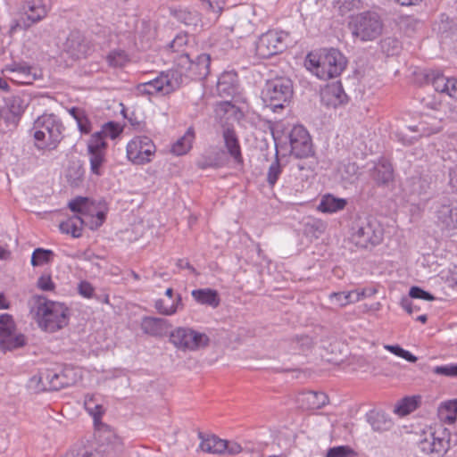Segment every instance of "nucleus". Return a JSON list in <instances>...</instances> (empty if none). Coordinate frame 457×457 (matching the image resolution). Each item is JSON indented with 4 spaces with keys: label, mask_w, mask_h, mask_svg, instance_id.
Returning <instances> with one entry per match:
<instances>
[{
    "label": "nucleus",
    "mask_w": 457,
    "mask_h": 457,
    "mask_svg": "<svg viewBox=\"0 0 457 457\" xmlns=\"http://www.w3.org/2000/svg\"><path fill=\"white\" fill-rule=\"evenodd\" d=\"M155 152L156 146L153 140L145 136L135 137L127 145V157L136 165L150 162Z\"/></svg>",
    "instance_id": "obj_15"
},
{
    "label": "nucleus",
    "mask_w": 457,
    "mask_h": 457,
    "mask_svg": "<svg viewBox=\"0 0 457 457\" xmlns=\"http://www.w3.org/2000/svg\"><path fill=\"white\" fill-rule=\"evenodd\" d=\"M88 198L83 196H78L69 203V208L71 212L79 216L85 217L87 215Z\"/></svg>",
    "instance_id": "obj_47"
},
{
    "label": "nucleus",
    "mask_w": 457,
    "mask_h": 457,
    "mask_svg": "<svg viewBox=\"0 0 457 457\" xmlns=\"http://www.w3.org/2000/svg\"><path fill=\"white\" fill-rule=\"evenodd\" d=\"M346 204V199L326 194L321 197L317 209L323 213H334L344 210Z\"/></svg>",
    "instance_id": "obj_28"
},
{
    "label": "nucleus",
    "mask_w": 457,
    "mask_h": 457,
    "mask_svg": "<svg viewBox=\"0 0 457 457\" xmlns=\"http://www.w3.org/2000/svg\"><path fill=\"white\" fill-rule=\"evenodd\" d=\"M385 348L395 355L401 357L410 362H415L417 361L416 356H414L411 352L401 347L399 345H385Z\"/></svg>",
    "instance_id": "obj_49"
},
{
    "label": "nucleus",
    "mask_w": 457,
    "mask_h": 457,
    "mask_svg": "<svg viewBox=\"0 0 457 457\" xmlns=\"http://www.w3.org/2000/svg\"><path fill=\"white\" fill-rule=\"evenodd\" d=\"M54 256L52 250L38 247L33 251L30 262L33 267L42 266L49 263Z\"/></svg>",
    "instance_id": "obj_38"
},
{
    "label": "nucleus",
    "mask_w": 457,
    "mask_h": 457,
    "mask_svg": "<svg viewBox=\"0 0 457 457\" xmlns=\"http://www.w3.org/2000/svg\"><path fill=\"white\" fill-rule=\"evenodd\" d=\"M105 138L102 132L97 131L92 134L87 142V153H105L108 146Z\"/></svg>",
    "instance_id": "obj_39"
},
{
    "label": "nucleus",
    "mask_w": 457,
    "mask_h": 457,
    "mask_svg": "<svg viewBox=\"0 0 457 457\" xmlns=\"http://www.w3.org/2000/svg\"><path fill=\"white\" fill-rule=\"evenodd\" d=\"M290 145V153L297 159H312L306 165L298 163L299 170H312L315 162V150L308 130L302 125H296L292 128L288 134Z\"/></svg>",
    "instance_id": "obj_6"
},
{
    "label": "nucleus",
    "mask_w": 457,
    "mask_h": 457,
    "mask_svg": "<svg viewBox=\"0 0 457 457\" xmlns=\"http://www.w3.org/2000/svg\"><path fill=\"white\" fill-rule=\"evenodd\" d=\"M432 372L439 376L457 378V363L436 366L432 369Z\"/></svg>",
    "instance_id": "obj_51"
},
{
    "label": "nucleus",
    "mask_w": 457,
    "mask_h": 457,
    "mask_svg": "<svg viewBox=\"0 0 457 457\" xmlns=\"http://www.w3.org/2000/svg\"><path fill=\"white\" fill-rule=\"evenodd\" d=\"M372 179L378 185H386L393 180L394 170L392 164L383 160L376 164L371 171Z\"/></svg>",
    "instance_id": "obj_30"
},
{
    "label": "nucleus",
    "mask_w": 457,
    "mask_h": 457,
    "mask_svg": "<svg viewBox=\"0 0 457 457\" xmlns=\"http://www.w3.org/2000/svg\"><path fill=\"white\" fill-rule=\"evenodd\" d=\"M304 65L319 79L327 80L337 78L344 71L347 59L338 49H323L319 54H308Z\"/></svg>",
    "instance_id": "obj_2"
},
{
    "label": "nucleus",
    "mask_w": 457,
    "mask_h": 457,
    "mask_svg": "<svg viewBox=\"0 0 457 457\" xmlns=\"http://www.w3.org/2000/svg\"><path fill=\"white\" fill-rule=\"evenodd\" d=\"M78 291L80 295L85 298H93L94 297V287L88 281L83 280L80 281L78 285Z\"/></svg>",
    "instance_id": "obj_57"
},
{
    "label": "nucleus",
    "mask_w": 457,
    "mask_h": 457,
    "mask_svg": "<svg viewBox=\"0 0 457 457\" xmlns=\"http://www.w3.org/2000/svg\"><path fill=\"white\" fill-rule=\"evenodd\" d=\"M87 226L86 218L74 214L59 225L60 230L65 234H71L73 237L78 238L82 235V228Z\"/></svg>",
    "instance_id": "obj_27"
},
{
    "label": "nucleus",
    "mask_w": 457,
    "mask_h": 457,
    "mask_svg": "<svg viewBox=\"0 0 457 457\" xmlns=\"http://www.w3.org/2000/svg\"><path fill=\"white\" fill-rule=\"evenodd\" d=\"M282 173V166L278 157V151L276 148L275 160L271 162L267 172V183L270 187H273L278 180Z\"/></svg>",
    "instance_id": "obj_37"
},
{
    "label": "nucleus",
    "mask_w": 457,
    "mask_h": 457,
    "mask_svg": "<svg viewBox=\"0 0 457 457\" xmlns=\"http://www.w3.org/2000/svg\"><path fill=\"white\" fill-rule=\"evenodd\" d=\"M448 178V186L453 193H457V165L449 168Z\"/></svg>",
    "instance_id": "obj_60"
},
{
    "label": "nucleus",
    "mask_w": 457,
    "mask_h": 457,
    "mask_svg": "<svg viewBox=\"0 0 457 457\" xmlns=\"http://www.w3.org/2000/svg\"><path fill=\"white\" fill-rule=\"evenodd\" d=\"M33 129L36 148L40 151H53L62 140L65 127L54 113H44L34 121Z\"/></svg>",
    "instance_id": "obj_3"
},
{
    "label": "nucleus",
    "mask_w": 457,
    "mask_h": 457,
    "mask_svg": "<svg viewBox=\"0 0 457 457\" xmlns=\"http://www.w3.org/2000/svg\"><path fill=\"white\" fill-rule=\"evenodd\" d=\"M349 295L347 292H333L329 295L330 301L338 307L349 304Z\"/></svg>",
    "instance_id": "obj_56"
},
{
    "label": "nucleus",
    "mask_w": 457,
    "mask_h": 457,
    "mask_svg": "<svg viewBox=\"0 0 457 457\" xmlns=\"http://www.w3.org/2000/svg\"><path fill=\"white\" fill-rule=\"evenodd\" d=\"M188 43V36L187 34H178L174 39L168 45V47L171 49L172 52H181L183 54V47L186 46Z\"/></svg>",
    "instance_id": "obj_53"
},
{
    "label": "nucleus",
    "mask_w": 457,
    "mask_h": 457,
    "mask_svg": "<svg viewBox=\"0 0 457 457\" xmlns=\"http://www.w3.org/2000/svg\"><path fill=\"white\" fill-rule=\"evenodd\" d=\"M181 295L178 294L176 296V301L171 304L167 305L162 299H159L155 302L154 307L158 312L162 315H172L177 312L179 305L181 304Z\"/></svg>",
    "instance_id": "obj_42"
},
{
    "label": "nucleus",
    "mask_w": 457,
    "mask_h": 457,
    "mask_svg": "<svg viewBox=\"0 0 457 457\" xmlns=\"http://www.w3.org/2000/svg\"><path fill=\"white\" fill-rule=\"evenodd\" d=\"M366 417L374 431H386L393 426L392 420L384 411H370Z\"/></svg>",
    "instance_id": "obj_31"
},
{
    "label": "nucleus",
    "mask_w": 457,
    "mask_h": 457,
    "mask_svg": "<svg viewBox=\"0 0 457 457\" xmlns=\"http://www.w3.org/2000/svg\"><path fill=\"white\" fill-rule=\"evenodd\" d=\"M37 286L43 291H52L54 289V283L50 275H42L38 278Z\"/></svg>",
    "instance_id": "obj_58"
},
{
    "label": "nucleus",
    "mask_w": 457,
    "mask_h": 457,
    "mask_svg": "<svg viewBox=\"0 0 457 457\" xmlns=\"http://www.w3.org/2000/svg\"><path fill=\"white\" fill-rule=\"evenodd\" d=\"M62 378H64L66 387L74 385L79 378L78 371L71 366H64L59 370Z\"/></svg>",
    "instance_id": "obj_50"
},
{
    "label": "nucleus",
    "mask_w": 457,
    "mask_h": 457,
    "mask_svg": "<svg viewBox=\"0 0 457 457\" xmlns=\"http://www.w3.org/2000/svg\"><path fill=\"white\" fill-rule=\"evenodd\" d=\"M242 451V447L239 444L233 441L226 440V452L225 453H228L231 455L239 453Z\"/></svg>",
    "instance_id": "obj_64"
},
{
    "label": "nucleus",
    "mask_w": 457,
    "mask_h": 457,
    "mask_svg": "<svg viewBox=\"0 0 457 457\" xmlns=\"http://www.w3.org/2000/svg\"><path fill=\"white\" fill-rule=\"evenodd\" d=\"M424 73V80L428 84H431L435 90L440 93H445L449 78L444 76L439 71L427 70Z\"/></svg>",
    "instance_id": "obj_34"
},
{
    "label": "nucleus",
    "mask_w": 457,
    "mask_h": 457,
    "mask_svg": "<svg viewBox=\"0 0 457 457\" xmlns=\"http://www.w3.org/2000/svg\"><path fill=\"white\" fill-rule=\"evenodd\" d=\"M6 107L8 109L7 120H12L14 125H17L20 118L28 107V102L20 96H12L6 98Z\"/></svg>",
    "instance_id": "obj_25"
},
{
    "label": "nucleus",
    "mask_w": 457,
    "mask_h": 457,
    "mask_svg": "<svg viewBox=\"0 0 457 457\" xmlns=\"http://www.w3.org/2000/svg\"><path fill=\"white\" fill-rule=\"evenodd\" d=\"M420 403V396H406L395 406L394 411L399 416H405L415 411Z\"/></svg>",
    "instance_id": "obj_36"
},
{
    "label": "nucleus",
    "mask_w": 457,
    "mask_h": 457,
    "mask_svg": "<svg viewBox=\"0 0 457 457\" xmlns=\"http://www.w3.org/2000/svg\"><path fill=\"white\" fill-rule=\"evenodd\" d=\"M92 43L79 30H72L63 44V52L71 59L86 58L93 52Z\"/></svg>",
    "instance_id": "obj_16"
},
{
    "label": "nucleus",
    "mask_w": 457,
    "mask_h": 457,
    "mask_svg": "<svg viewBox=\"0 0 457 457\" xmlns=\"http://www.w3.org/2000/svg\"><path fill=\"white\" fill-rule=\"evenodd\" d=\"M50 0H34L29 4V13H34V15L39 14V11L43 9L45 11L44 18L47 14Z\"/></svg>",
    "instance_id": "obj_55"
},
{
    "label": "nucleus",
    "mask_w": 457,
    "mask_h": 457,
    "mask_svg": "<svg viewBox=\"0 0 457 457\" xmlns=\"http://www.w3.org/2000/svg\"><path fill=\"white\" fill-rule=\"evenodd\" d=\"M44 13L45 11L41 9L37 15L27 13L26 15L13 18L10 22L9 36L12 37L17 31L28 29L32 24L41 21L44 18Z\"/></svg>",
    "instance_id": "obj_23"
},
{
    "label": "nucleus",
    "mask_w": 457,
    "mask_h": 457,
    "mask_svg": "<svg viewBox=\"0 0 457 457\" xmlns=\"http://www.w3.org/2000/svg\"><path fill=\"white\" fill-rule=\"evenodd\" d=\"M83 175L84 169L81 164L73 163V165L69 167L67 177L72 184L78 186L81 182Z\"/></svg>",
    "instance_id": "obj_52"
},
{
    "label": "nucleus",
    "mask_w": 457,
    "mask_h": 457,
    "mask_svg": "<svg viewBox=\"0 0 457 457\" xmlns=\"http://www.w3.org/2000/svg\"><path fill=\"white\" fill-rule=\"evenodd\" d=\"M401 305L409 314L420 311V307L407 297L402 299Z\"/></svg>",
    "instance_id": "obj_62"
},
{
    "label": "nucleus",
    "mask_w": 457,
    "mask_h": 457,
    "mask_svg": "<svg viewBox=\"0 0 457 457\" xmlns=\"http://www.w3.org/2000/svg\"><path fill=\"white\" fill-rule=\"evenodd\" d=\"M33 71V68L25 62H12L5 66L4 71L21 77L25 73Z\"/></svg>",
    "instance_id": "obj_44"
},
{
    "label": "nucleus",
    "mask_w": 457,
    "mask_h": 457,
    "mask_svg": "<svg viewBox=\"0 0 457 457\" xmlns=\"http://www.w3.org/2000/svg\"><path fill=\"white\" fill-rule=\"evenodd\" d=\"M15 323L12 316L7 313L0 315V351L5 353L23 347L27 344L26 337L15 334Z\"/></svg>",
    "instance_id": "obj_14"
},
{
    "label": "nucleus",
    "mask_w": 457,
    "mask_h": 457,
    "mask_svg": "<svg viewBox=\"0 0 457 457\" xmlns=\"http://www.w3.org/2000/svg\"><path fill=\"white\" fill-rule=\"evenodd\" d=\"M435 222L441 230L457 229V200L449 196H442L431 206Z\"/></svg>",
    "instance_id": "obj_11"
},
{
    "label": "nucleus",
    "mask_w": 457,
    "mask_h": 457,
    "mask_svg": "<svg viewBox=\"0 0 457 457\" xmlns=\"http://www.w3.org/2000/svg\"><path fill=\"white\" fill-rule=\"evenodd\" d=\"M432 178L429 175L412 177L409 180L410 192L419 196L426 195L431 189Z\"/></svg>",
    "instance_id": "obj_32"
},
{
    "label": "nucleus",
    "mask_w": 457,
    "mask_h": 457,
    "mask_svg": "<svg viewBox=\"0 0 457 457\" xmlns=\"http://www.w3.org/2000/svg\"><path fill=\"white\" fill-rule=\"evenodd\" d=\"M37 79V76L33 71L21 75V77L12 78V80L22 83V84H32L34 80Z\"/></svg>",
    "instance_id": "obj_61"
},
{
    "label": "nucleus",
    "mask_w": 457,
    "mask_h": 457,
    "mask_svg": "<svg viewBox=\"0 0 457 457\" xmlns=\"http://www.w3.org/2000/svg\"><path fill=\"white\" fill-rule=\"evenodd\" d=\"M287 33L269 30L262 34L255 44V53L259 58L268 59L286 50Z\"/></svg>",
    "instance_id": "obj_12"
},
{
    "label": "nucleus",
    "mask_w": 457,
    "mask_h": 457,
    "mask_svg": "<svg viewBox=\"0 0 457 457\" xmlns=\"http://www.w3.org/2000/svg\"><path fill=\"white\" fill-rule=\"evenodd\" d=\"M293 95V81L287 77H276L266 81L262 99L267 108L278 112L289 105Z\"/></svg>",
    "instance_id": "obj_4"
},
{
    "label": "nucleus",
    "mask_w": 457,
    "mask_h": 457,
    "mask_svg": "<svg viewBox=\"0 0 457 457\" xmlns=\"http://www.w3.org/2000/svg\"><path fill=\"white\" fill-rule=\"evenodd\" d=\"M357 453L349 445H338L328 449L325 457H355Z\"/></svg>",
    "instance_id": "obj_43"
},
{
    "label": "nucleus",
    "mask_w": 457,
    "mask_h": 457,
    "mask_svg": "<svg viewBox=\"0 0 457 457\" xmlns=\"http://www.w3.org/2000/svg\"><path fill=\"white\" fill-rule=\"evenodd\" d=\"M418 447L426 454L443 457L451 448V432L445 428L435 430L421 439Z\"/></svg>",
    "instance_id": "obj_13"
},
{
    "label": "nucleus",
    "mask_w": 457,
    "mask_h": 457,
    "mask_svg": "<svg viewBox=\"0 0 457 457\" xmlns=\"http://www.w3.org/2000/svg\"><path fill=\"white\" fill-rule=\"evenodd\" d=\"M64 380L59 370H46L41 372L39 376L31 378L30 386L35 385L37 391H58L66 387Z\"/></svg>",
    "instance_id": "obj_17"
},
{
    "label": "nucleus",
    "mask_w": 457,
    "mask_h": 457,
    "mask_svg": "<svg viewBox=\"0 0 457 457\" xmlns=\"http://www.w3.org/2000/svg\"><path fill=\"white\" fill-rule=\"evenodd\" d=\"M89 155L90 170L96 176L103 175L102 167L104 164L105 153H87Z\"/></svg>",
    "instance_id": "obj_41"
},
{
    "label": "nucleus",
    "mask_w": 457,
    "mask_h": 457,
    "mask_svg": "<svg viewBox=\"0 0 457 457\" xmlns=\"http://www.w3.org/2000/svg\"><path fill=\"white\" fill-rule=\"evenodd\" d=\"M170 342L183 352H195L205 348L210 344V338L205 333L196 331L187 327H179L170 333Z\"/></svg>",
    "instance_id": "obj_7"
},
{
    "label": "nucleus",
    "mask_w": 457,
    "mask_h": 457,
    "mask_svg": "<svg viewBox=\"0 0 457 457\" xmlns=\"http://www.w3.org/2000/svg\"><path fill=\"white\" fill-rule=\"evenodd\" d=\"M175 15L178 21L187 26L196 25L199 21L198 13L196 12H191L187 9L179 10Z\"/></svg>",
    "instance_id": "obj_46"
},
{
    "label": "nucleus",
    "mask_w": 457,
    "mask_h": 457,
    "mask_svg": "<svg viewBox=\"0 0 457 457\" xmlns=\"http://www.w3.org/2000/svg\"><path fill=\"white\" fill-rule=\"evenodd\" d=\"M384 237V228L381 224L372 216L360 219L353 237L357 245L367 248L369 245H379Z\"/></svg>",
    "instance_id": "obj_10"
},
{
    "label": "nucleus",
    "mask_w": 457,
    "mask_h": 457,
    "mask_svg": "<svg viewBox=\"0 0 457 457\" xmlns=\"http://www.w3.org/2000/svg\"><path fill=\"white\" fill-rule=\"evenodd\" d=\"M79 130L83 134H89L92 130V124L87 115L85 114L82 118L77 122Z\"/></svg>",
    "instance_id": "obj_59"
},
{
    "label": "nucleus",
    "mask_w": 457,
    "mask_h": 457,
    "mask_svg": "<svg viewBox=\"0 0 457 457\" xmlns=\"http://www.w3.org/2000/svg\"><path fill=\"white\" fill-rule=\"evenodd\" d=\"M108 64L114 68H120L125 66L129 62V58L124 50H112L106 56Z\"/></svg>",
    "instance_id": "obj_40"
},
{
    "label": "nucleus",
    "mask_w": 457,
    "mask_h": 457,
    "mask_svg": "<svg viewBox=\"0 0 457 457\" xmlns=\"http://www.w3.org/2000/svg\"><path fill=\"white\" fill-rule=\"evenodd\" d=\"M438 33L443 39L454 40L457 38V22L448 15L441 14Z\"/></svg>",
    "instance_id": "obj_33"
},
{
    "label": "nucleus",
    "mask_w": 457,
    "mask_h": 457,
    "mask_svg": "<svg viewBox=\"0 0 457 457\" xmlns=\"http://www.w3.org/2000/svg\"><path fill=\"white\" fill-rule=\"evenodd\" d=\"M198 437L201 439L200 449L207 453L223 454L226 452V440L212 435L204 437L202 432L198 433Z\"/></svg>",
    "instance_id": "obj_26"
},
{
    "label": "nucleus",
    "mask_w": 457,
    "mask_h": 457,
    "mask_svg": "<svg viewBox=\"0 0 457 457\" xmlns=\"http://www.w3.org/2000/svg\"><path fill=\"white\" fill-rule=\"evenodd\" d=\"M225 146L235 162L243 164L244 160L241 153L240 144L237 136L233 129L226 128L223 130Z\"/></svg>",
    "instance_id": "obj_24"
},
{
    "label": "nucleus",
    "mask_w": 457,
    "mask_h": 457,
    "mask_svg": "<svg viewBox=\"0 0 457 457\" xmlns=\"http://www.w3.org/2000/svg\"><path fill=\"white\" fill-rule=\"evenodd\" d=\"M195 301L203 305H208L212 308H217L220 305V298L215 289L212 288H199L191 292Z\"/></svg>",
    "instance_id": "obj_29"
},
{
    "label": "nucleus",
    "mask_w": 457,
    "mask_h": 457,
    "mask_svg": "<svg viewBox=\"0 0 457 457\" xmlns=\"http://www.w3.org/2000/svg\"><path fill=\"white\" fill-rule=\"evenodd\" d=\"M181 84V72L170 70L152 80L138 84L137 91L142 96H153L157 93L168 95L179 88Z\"/></svg>",
    "instance_id": "obj_8"
},
{
    "label": "nucleus",
    "mask_w": 457,
    "mask_h": 457,
    "mask_svg": "<svg viewBox=\"0 0 457 457\" xmlns=\"http://www.w3.org/2000/svg\"><path fill=\"white\" fill-rule=\"evenodd\" d=\"M99 132H102L105 137H109L112 139H115L122 132V128L115 121H108L102 126V129Z\"/></svg>",
    "instance_id": "obj_48"
},
{
    "label": "nucleus",
    "mask_w": 457,
    "mask_h": 457,
    "mask_svg": "<svg viewBox=\"0 0 457 457\" xmlns=\"http://www.w3.org/2000/svg\"><path fill=\"white\" fill-rule=\"evenodd\" d=\"M140 328L146 335L162 337L168 334L170 324L163 318L144 316L141 320Z\"/></svg>",
    "instance_id": "obj_18"
},
{
    "label": "nucleus",
    "mask_w": 457,
    "mask_h": 457,
    "mask_svg": "<svg viewBox=\"0 0 457 457\" xmlns=\"http://www.w3.org/2000/svg\"><path fill=\"white\" fill-rule=\"evenodd\" d=\"M409 296L410 298L412 299H421L425 301L435 300V296L431 293L424 290L423 288L418 286H413L410 288Z\"/></svg>",
    "instance_id": "obj_54"
},
{
    "label": "nucleus",
    "mask_w": 457,
    "mask_h": 457,
    "mask_svg": "<svg viewBox=\"0 0 457 457\" xmlns=\"http://www.w3.org/2000/svg\"><path fill=\"white\" fill-rule=\"evenodd\" d=\"M31 302L39 327L45 331L54 333L69 324L70 309L64 303L50 301L43 295H34Z\"/></svg>",
    "instance_id": "obj_1"
},
{
    "label": "nucleus",
    "mask_w": 457,
    "mask_h": 457,
    "mask_svg": "<svg viewBox=\"0 0 457 457\" xmlns=\"http://www.w3.org/2000/svg\"><path fill=\"white\" fill-rule=\"evenodd\" d=\"M217 92L220 97H232L238 92V76L235 71H225L218 79Z\"/></svg>",
    "instance_id": "obj_19"
},
{
    "label": "nucleus",
    "mask_w": 457,
    "mask_h": 457,
    "mask_svg": "<svg viewBox=\"0 0 457 457\" xmlns=\"http://www.w3.org/2000/svg\"><path fill=\"white\" fill-rule=\"evenodd\" d=\"M445 94L453 98L457 99V79L449 78Z\"/></svg>",
    "instance_id": "obj_63"
},
{
    "label": "nucleus",
    "mask_w": 457,
    "mask_h": 457,
    "mask_svg": "<svg viewBox=\"0 0 457 457\" xmlns=\"http://www.w3.org/2000/svg\"><path fill=\"white\" fill-rule=\"evenodd\" d=\"M195 138V130L189 127L183 137L179 138L171 147V152L176 155H183L187 154L192 147Z\"/></svg>",
    "instance_id": "obj_35"
},
{
    "label": "nucleus",
    "mask_w": 457,
    "mask_h": 457,
    "mask_svg": "<svg viewBox=\"0 0 457 457\" xmlns=\"http://www.w3.org/2000/svg\"><path fill=\"white\" fill-rule=\"evenodd\" d=\"M84 406L88 414L92 416L95 426L97 428L96 438L98 442L100 432L106 428L112 430L116 434V432L112 428L101 422L102 416L104 413V409L103 405L95 402L94 395H87L85 396Z\"/></svg>",
    "instance_id": "obj_22"
},
{
    "label": "nucleus",
    "mask_w": 457,
    "mask_h": 457,
    "mask_svg": "<svg viewBox=\"0 0 457 457\" xmlns=\"http://www.w3.org/2000/svg\"><path fill=\"white\" fill-rule=\"evenodd\" d=\"M321 100L327 106L334 108L348 102V96L345 93L341 83L332 84L327 87L321 93Z\"/></svg>",
    "instance_id": "obj_21"
},
{
    "label": "nucleus",
    "mask_w": 457,
    "mask_h": 457,
    "mask_svg": "<svg viewBox=\"0 0 457 457\" xmlns=\"http://www.w3.org/2000/svg\"><path fill=\"white\" fill-rule=\"evenodd\" d=\"M296 401L302 409L319 410L328 403V396L323 392L307 391L299 394Z\"/></svg>",
    "instance_id": "obj_20"
},
{
    "label": "nucleus",
    "mask_w": 457,
    "mask_h": 457,
    "mask_svg": "<svg viewBox=\"0 0 457 457\" xmlns=\"http://www.w3.org/2000/svg\"><path fill=\"white\" fill-rule=\"evenodd\" d=\"M211 56L208 54H198L195 59H191L187 53L181 54L178 60L177 71L181 72L183 77L189 78L193 80H203L210 73Z\"/></svg>",
    "instance_id": "obj_9"
},
{
    "label": "nucleus",
    "mask_w": 457,
    "mask_h": 457,
    "mask_svg": "<svg viewBox=\"0 0 457 457\" xmlns=\"http://www.w3.org/2000/svg\"><path fill=\"white\" fill-rule=\"evenodd\" d=\"M380 47L387 55H395L399 52L400 43L396 37H387L381 40Z\"/></svg>",
    "instance_id": "obj_45"
},
{
    "label": "nucleus",
    "mask_w": 457,
    "mask_h": 457,
    "mask_svg": "<svg viewBox=\"0 0 457 457\" xmlns=\"http://www.w3.org/2000/svg\"><path fill=\"white\" fill-rule=\"evenodd\" d=\"M352 36L361 42L378 38L384 29L381 14L375 10H367L353 15L349 22Z\"/></svg>",
    "instance_id": "obj_5"
}]
</instances>
